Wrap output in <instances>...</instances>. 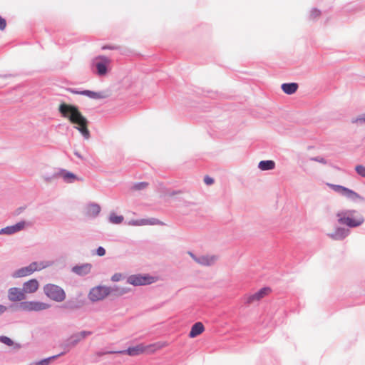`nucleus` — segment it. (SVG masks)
<instances>
[{"label":"nucleus","instance_id":"nucleus-1","mask_svg":"<svg viewBox=\"0 0 365 365\" xmlns=\"http://www.w3.org/2000/svg\"><path fill=\"white\" fill-rule=\"evenodd\" d=\"M58 111L63 118L67 119L74 125V128L81 134L84 139L88 140L90 138L89 122L76 106L62 103L58 106Z\"/></svg>","mask_w":365,"mask_h":365},{"label":"nucleus","instance_id":"nucleus-2","mask_svg":"<svg viewBox=\"0 0 365 365\" xmlns=\"http://www.w3.org/2000/svg\"><path fill=\"white\" fill-rule=\"evenodd\" d=\"M168 346L166 341H158L149 345H144L143 344H138L135 346L129 347L126 350L119 351H108L106 354L119 353L123 354H128L129 356H138L142 354H153Z\"/></svg>","mask_w":365,"mask_h":365},{"label":"nucleus","instance_id":"nucleus-3","mask_svg":"<svg viewBox=\"0 0 365 365\" xmlns=\"http://www.w3.org/2000/svg\"><path fill=\"white\" fill-rule=\"evenodd\" d=\"M336 216L339 224L350 227H358L364 221L363 216L354 210L340 211Z\"/></svg>","mask_w":365,"mask_h":365},{"label":"nucleus","instance_id":"nucleus-4","mask_svg":"<svg viewBox=\"0 0 365 365\" xmlns=\"http://www.w3.org/2000/svg\"><path fill=\"white\" fill-rule=\"evenodd\" d=\"M45 294L51 299L61 302L66 299V293L64 290L53 284H47L43 287Z\"/></svg>","mask_w":365,"mask_h":365},{"label":"nucleus","instance_id":"nucleus-5","mask_svg":"<svg viewBox=\"0 0 365 365\" xmlns=\"http://www.w3.org/2000/svg\"><path fill=\"white\" fill-rule=\"evenodd\" d=\"M111 293V287L106 286H96L90 290L88 298L92 302L101 301L110 295Z\"/></svg>","mask_w":365,"mask_h":365},{"label":"nucleus","instance_id":"nucleus-6","mask_svg":"<svg viewBox=\"0 0 365 365\" xmlns=\"http://www.w3.org/2000/svg\"><path fill=\"white\" fill-rule=\"evenodd\" d=\"M50 304L38 301H25L21 302L19 307L25 312H41L50 307Z\"/></svg>","mask_w":365,"mask_h":365},{"label":"nucleus","instance_id":"nucleus-7","mask_svg":"<svg viewBox=\"0 0 365 365\" xmlns=\"http://www.w3.org/2000/svg\"><path fill=\"white\" fill-rule=\"evenodd\" d=\"M128 283L134 286H142L150 284L155 282V279L148 274H134L128 278Z\"/></svg>","mask_w":365,"mask_h":365},{"label":"nucleus","instance_id":"nucleus-8","mask_svg":"<svg viewBox=\"0 0 365 365\" xmlns=\"http://www.w3.org/2000/svg\"><path fill=\"white\" fill-rule=\"evenodd\" d=\"M334 191L340 193L348 199L356 201L358 200H362L363 197H361L359 194L355 192L354 191L346 188L345 187L336 185H329Z\"/></svg>","mask_w":365,"mask_h":365},{"label":"nucleus","instance_id":"nucleus-9","mask_svg":"<svg viewBox=\"0 0 365 365\" xmlns=\"http://www.w3.org/2000/svg\"><path fill=\"white\" fill-rule=\"evenodd\" d=\"M271 292V289L269 287H264L258 290L254 294H248L245 297V302L247 304H252L255 302H258L267 296Z\"/></svg>","mask_w":365,"mask_h":365},{"label":"nucleus","instance_id":"nucleus-10","mask_svg":"<svg viewBox=\"0 0 365 365\" xmlns=\"http://www.w3.org/2000/svg\"><path fill=\"white\" fill-rule=\"evenodd\" d=\"M95 64L97 68V73L99 76H104L107 73L108 66L110 63V60L104 56H100L96 57L95 59Z\"/></svg>","mask_w":365,"mask_h":365},{"label":"nucleus","instance_id":"nucleus-11","mask_svg":"<svg viewBox=\"0 0 365 365\" xmlns=\"http://www.w3.org/2000/svg\"><path fill=\"white\" fill-rule=\"evenodd\" d=\"M8 298L11 302H19L24 299L26 298V295L23 289L12 287L8 291Z\"/></svg>","mask_w":365,"mask_h":365},{"label":"nucleus","instance_id":"nucleus-12","mask_svg":"<svg viewBox=\"0 0 365 365\" xmlns=\"http://www.w3.org/2000/svg\"><path fill=\"white\" fill-rule=\"evenodd\" d=\"M26 222L24 221L19 222L14 225L8 226L0 230V235H11L24 229Z\"/></svg>","mask_w":365,"mask_h":365},{"label":"nucleus","instance_id":"nucleus-13","mask_svg":"<svg viewBox=\"0 0 365 365\" xmlns=\"http://www.w3.org/2000/svg\"><path fill=\"white\" fill-rule=\"evenodd\" d=\"M39 287V283L36 279H30L23 284V291L24 294H33L36 292Z\"/></svg>","mask_w":365,"mask_h":365},{"label":"nucleus","instance_id":"nucleus-14","mask_svg":"<svg viewBox=\"0 0 365 365\" xmlns=\"http://www.w3.org/2000/svg\"><path fill=\"white\" fill-rule=\"evenodd\" d=\"M90 334L91 332L86 331H83L79 333L74 334L68 339V344L73 346Z\"/></svg>","mask_w":365,"mask_h":365},{"label":"nucleus","instance_id":"nucleus-15","mask_svg":"<svg viewBox=\"0 0 365 365\" xmlns=\"http://www.w3.org/2000/svg\"><path fill=\"white\" fill-rule=\"evenodd\" d=\"M217 259V257L215 255H204L198 257L197 263L202 266H210L212 265Z\"/></svg>","mask_w":365,"mask_h":365},{"label":"nucleus","instance_id":"nucleus-16","mask_svg":"<svg viewBox=\"0 0 365 365\" xmlns=\"http://www.w3.org/2000/svg\"><path fill=\"white\" fill-rule=\"evenodd\" d=\"M205 331L204 325L202 322H197L192 325L191 327L190 331L189 333V336L190 338H195L200 334H201Z\"/></svg>","mask_w":365,"mask_h":365},{"label":"nucleus","instance_id":"nucleus-17","mask_svg":"<svg viewBox=\"0 0 365 365\" xmlns=\"http://www.w3.org/2000/svg\"><path fill=\"white\" fill-rule=\"evenodd\" d=\"M73 272L79 275H86L90 273L91 270V264H83L81 265L75 266L72 268Z\"/></svg>","mask_w":365,"mask_h":365},{"label":"nucleus","instance_id":"nucleus-18","mask_svg":"<svg viewBox=\"0 0 365 365\" xmlns=\"http://www.w3.org/2000/svg\"><path fill=\"white\" fill-rule=\"evenodd\" d=\"M73 93L78 94V95H83L86 96L91 98L94 99H99L104 98V96L102 95L101 93H96L88 90H85L82 91H73Z\"/></svg>","mask_w":365,"mask_h":365},{"label":"nucleus","instance_id":"nucleus-19","mask_svg":"<svg viewBox=\"0 0 365 365\" xmlns=\"http://www.w3.org/2000/svg\"><path fill=\"white\" fill-rule=\"evenodd\" d=\"M298 88V84L296 83H283L282 85V91L287 94L294 93Z\"/></svg>","mask_w":365,"mask_h":365},{"label":"nucleus","instance_id":"nucleus-20","mask_svg":"<svg viewBox=\"0 0 365 365\" xmlns=\"http://www.w3.org/2000/svg\"><path fill=\"white\" fill-rule=\"evenodd\" d=\"M348 235V231L344 228H337L334 233L329 234V237L333 240H342Z\"/></svg>","mask_w":365,"mask_h":365},{"label":"nucleus","instance_id":"nucleus-21","mask_svg":"<svg viewBox=\"0 0 365 365\" xmlns=\"http://www.w3.org/2000/svg\"><path fill=\"white\" fill-rule=\"evenodd\" d=\"M29 268L31 269V271L32 273H34L36 271L41 270L49 266L48 262H34L31 263L29 265Z\"/></svg>","mask_w":365,"mask_h":365},{"label":"nucleus","instance_id":"nucleus-22","mask_svg":"<svg viewBox=\"0 0 365 365\" xmlns=\"http://www.w3.org/2000/svg\"><path fill=\"white\" fill-rule=\"evenodd\" d=\"M258 168L261 170H270L275 168V163L273 160H262L259 163Z\"/></svg>","mask_w":365,"mask_h":365},{"label":"nucleus","instance_id":"nucleus-23","mask_svg":"<svg viewBox=\"0 0 365 365\" xmlns=\"http://www.w3.org/2000/svg\"><path fill=\"white\" fill-rule=\"evenodd\" d=\"M31 274H32V272L31 271V269L29 268V266H27V267H22V268L16 270L13 274V277H14V278L23 277L29 276Z\"/></svg>","mask_w":365,"mask_h":365},{"label":"nucleus","instance_id":"nucleus-24","mask_svg":"<svg viewBox=\"0 0 365 365\" xmlns=\"http://www.w3.org/2000/svg\"><path fill=\"white\" fill-rule=\"evenodd\" d=\"M101 207L97 204H91L88 207L87 214L89 216H96L99 214Z\"/></svg>","mask_w":365,"mask_h":365},{"label":"nucleus","instance_id":"nucleus-25","mask_svg":"<svg viewBox=\"0 0 365 365\" xmlns=\"http://www.w3.org/2000/svg\"><path fill=\"white\" fill-rule=\"evenodd\" d=\"M112 293L110 295H113L115 297H120L128 292V290L123 287H120L118 286H115L114 287H111Z\"/></svg>","mask_w":365,"mask_h":365},{"label":"nucleus","instance_id":"nucleus-26","mask_svg":"<svg viewBox=\"0 0 365 365\" xmlns=\"http://www.w3.org/2000/svg\"><path fill=\"white\" fill-rule=\"evenodd\" d=\"M110 221L113 223V224H120L123 220H124V217L121 215H116L114 213H112L110 215Z\"/></svg>","mask_w":365,"mask_h":365},{"label":"nucleus","instance_id":"nucleus-27","mask_svg":"<svg viewBox=\"0 0 365 365\" xmlns=\"http://www.w3.org/2000/svg\"><path fill=\"white\" fill-rule=\"evenodd\" d=\"M351 123L360 125L365 123V113L361 114L355 118H353L351 120Z\"/></svg>","mask_w":365,"mask_h":365},{"label":"nucleus","instance_id":"nucleus-28","mask_svg":"<svg viewBox=\"0 0 365 365\" xmlns=\"http://www.w3.org/2000/svg\"><path fill=\"white\" fill-rule=\"evenodd\" d=\"M130 225H144L148 224H151V222L148 220H133L130 222Z\"/></svg>","mask_w":365,"mask_h":365},{"label":"nucleus","instance_id":"nucleus-29","mask_svg":"<svg viewBox=\"0 0 365 365\" xmlns=\"http://www.w3.org/2000/svg\"><path fill=\"white\" fill-rule=\"evenodd\" d=\"M0 341L8 346H11L14 344L13 341L10 338L5 336H1Z\"/></svg>","mask_w":365,"mask_h":365},{"label":"nucleus","instance_id":"nucleus-30","mask_svg":"<svg viewBox=\"0 0 365 365\" xmlns=\"http://www.w3.org/2000/svg\"><path fill=\"white\" fill-rule=\"evenodd\" d=\"M356 171L359 175L362 177H365V166L363 165H357L356 167Z\"/></svg>","mask_w":365,"mask_h":365},{"label":"nucleus","instance_id":"nucleus-31","mask_svg":"<svg viewBox=\"0 0 365 365\" xmlns=\"http://www.w3.org/2000/svg\"><path fill=\"white\" fill-rule=\"evenodd\" d=\"M148 186V183L147 182H139V183H137L135 185H133V189L134 190H141V189H144L146 187Z\"/></svg>","mask_w":365,"mask_h":365},{"label":"nucleus","instance_id":"nucleus-32","mask_svg":"<svg viewBox=\"0 0 365 365\" xmlns=\"http://www.w3.org/2000/svg\"><path fill=\"white\" fill-rule=\"evenodd\" d=\"M56 356H52L48 359H45L43 360H41V361H38L36 364V365H48L51 359H56Z\"/></svg>","mask_w":365,"mask_h":365},{"label":"nucleus","instance_id":"nucleus-33","mask_svg":"<svg viewBox=\"0 0 365 365\" xmlns=\"http://www.w3.org/2000/svg\"><path fill=\"white\" fill-rule=\"evenodd\" d=\"M204 182L206 185H211L214 183L215 180L212 178L208 176V175H206L205 176L204 178Z\"/></svg>","mask_w":365,"mask_h":365},{"label":"nucleus","instance_id":"nucleus-34","mask_svg":"<svg viewBox=\"0 0 365 365\" xmlns=\"http://www.w3.org/2000/svg\"><path fill=\"white\" fill-rule=\"evenodd\" d=\"M6 26V20L0 16V30L3 31Z\"/></svg>","mask_w":365,"mask_h":365},{"label":"nucleus","instance_id":"nucleus-35","mask_svg":"<svg viewBox=\"0 0 365 365\" xmlns=\"http://www.w3.org/2000/svg\"><path fill=\"white\" fill-rule=\"evenodd\" d=\"M122 278L121 274L116 273L113 274L111 277L113 282H118Z\"/></svg>","mask_w":365,"mask_h":365},{"label":"nucleus","instance_id":"nucleus-36","mask_svg":"<svg viewBox=\"0 0 365 365\" xmlns=\"http://www.w3.org/2000/svg\"><path fill=\"white\" fill-rule=\"evenodd\" d=\"M96 254L101 257L103 256L106 254V250L103 247H99L96 250Z\"/></svg>","mask_w":365,"mask_h":365},{"label":"nucleus","instance_id":"nucleus-37","mask_svg":"<svg viewBox=\"0 0 365 365\" xmlns=\"http://www.w3.org/2000/svg\"><path fill=\"white\" fill-rule=\"evenodd\" d=\"M319 15L320 12L317 10H314L312 12V16L313 19L318 17Z\"/></svg>","mask_w":365,"mask_h":365},{"label":"nucleus","instance_id":"nucleus-38","mask_svg":"<svg viewBox=\"0 0 365 365\" xmlns=\"http://www.w3.org/2000/svg\"><path fill=\"white\" fill-rule=\"evenodd\" d=\"M103 49H110V50H114V49H117L118 48L116 46H104L102 47Z\"/></svg>","mask_w":365,"mask_h":365},{"label":"nucleus","instance_id":"nucleus-39","mask_svg":"<svg viewBox=\"0 0 365 365\" xmlns=\"http://www.w3.org/2000/svg\"><path fill=\"white\" fill-rule=\"evenodd\" d=\"M63 178H64L65 179H67V178L74 179V178H75V176H74V175H73V174H72V173H67V174H66V175L63 176Z\"/></svg>","mask_w":365,"mask_h":365},{"label":"nucleus","instance_id":"nucleus-40","mask_svg":"<svg viewBox=\"0 0 365 365\" xmlns=\"http://www.w3.org/2000/svg\"><path fill=\"white\" fill-rule=\"evenodd\" d=\"M7 309V307L0 304V315L4 313Z\"/></svg>","mask_w":365,"mask_h":365},{"label":"nucleus","instance_id":"nucleus-41","mask_svg":"<svg viewBox=\"0 0 365 365\" xmlns=\"http://www.w3.org/2000/svg\"><path fill=\"white\" fill-rule=\"evenodd\" d=\"M189 255L197 262L198 257L193 255L192 252H189Z\"/></svg>","mask_w":365,"mask_h":365},{"label":"nucleus","instance_id":"nucleus-42","mask_svg":"<svg viewBox=\"0 0 365 365\" xmlns=\"http://www.w3.org/2000/svg\"><path fill=\"white\" fill-rule=\"evenodd\" d=\"M61 356V354H57V356H56L57 357V356Z\"/></svg>","mask_w":365,"mask_h":365},{"label":"nucleus","instance_id":"nucleus-43","mask_svg":"<svg viewBox=\"0 0 365 365\" xmlns=\"http://www.w3.org/2000/svg\"><path fill=\"white\" fill-rule=\"evenodd\" d=\"M61 356V354H57V356H56L57 357V356Z\"/></svg>","mask_w":365,"mask_h":365}]
</instances>
